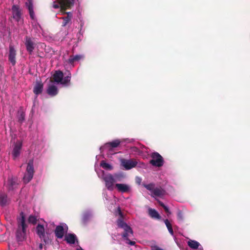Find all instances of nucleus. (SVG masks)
Instances as JSON below:
<instances>
[{"label": "nucleus", "mask_w": 250, "mask_h": 250, "mask_svg": "<svg viewBox=\"0 0 250 250\" xmlns=\"http://www.w3.org/2000/svg\"><path fill=\"white\" fill-rule=\"evenodd\" d=\"M112 238L115 240V238L113 236H112Z\"/></svg>", "instance_id": "37998d69"}, {"label": "nucleus", "mask_w": 250, "mask_h": 250, "mask_svg": "<svg viewBox=\"0 0 250 250\" xmlns=\"http://www.w3.org/2000/svg\"><path fill=\"white\" fill-rule=\"evenodd\" d=\"M75 0H56L53 4L55 9L60 8L61 11L64 12L66 9L70 7L74 4Z\"/></svg>", "instance_id": "423d86ee"}, {"label": "nucleus", "mask_w": 250, "mask_h": 250, "mask_svg": "<svg viewBox=\"0 0 250 250\" xmlns=\"http://www.w3.org/2000/svg\"><path fill=\"white\" fill-rule=\"evenodd\" d=\"M148 214L149 216L154 219H160L161 217L158 212V211L155 209L149 208L148 209Z\"/></svg>", "instance_id": "4be33fe9"}, {"label": "nucleus", "mask_w": 250, "mask_h": 250, "mask_svg": "<svg viewBox=\"0 0 250 250\" xmlns=\"http://www.w3.org/2000/svg\"><path fill=\"white\" fill-rule=\"evenodd\" d=\"M77 250H83L82 249V248L80 247V248H77Z\"/></svg>", "instance_id": "58836bf2"}, {"label": "nucleus", "mask_w": 250, "mask_h": 250, "mask_svg": "<svg viewBox=\"0 0 250 250\" xmlns=\"http://www.w3.org/2000/svg\"><path fill=\"white\" fill-rule=\"evenodd\" d=\"M25 5L28 9L30 18L32 20H35V16L33 10V5L32 0H27Z\"/></svg>", "instance_id": "aec40b11"}, {"label": "nucleus", "mask_w": 250, "mask_h": 250, "mask_svg": "<svg viewBox=\"0 0 250 250\" xmlns=\"http://www.w3.org/2000/svg\"><path fill=\"white\" fill-rule=\"evenodd\" d=\"M71 14L69 12L67 13L66 16L61 18V19H63V22L62 23V26H65L70 21L71 19Z\"/></svg>", "instance_id": "c85d7f7f"}, {"label": "nucleus", "mask_w": 250, "mask_h": 250, "mask_svg": "<svg viewBox=\"0 0 250 250\" xmlns=\"http://www.w3.org/2000/svg\"><path fill=\"white\" fill-rule=\"evenodd\" d=\"M117 190L121 193H129L131 191V187L127 184H115V188Z\"/></svg>", "instance_id": "4468645a"}, {"label": "nucleus", "mask_w": 250, "mask_h": 250, "mask_svg": "<svg viewBox=\"0 0 250 250\" xmlns=\"http://www.w3.org/2000/svg\"><path fill=\"white\" fill-rule=\"evenodd\" d=\"M143 186L147 190L150 191L152 197H162L165 194V191L161 188H155L153 183L149 184H143Z\"/></svg>", "instance_id": "6e6552de"}, {"label": "nucleus", "mask_w": 250, "mask_h": 250, "mask_svg": "<svg viewBox=\"0 0 250 250\" xmlns=\"http://www.w3.org/2000/svg\"><path fill=\"white\" fill-rule=\"evenodd\" d=\"M165 223L167 229L172 227L170 223H169V222L168 221V220L167 219H166L165 220Z\"/></svg>", "instance_id": "2f4dec72"}, {"label": "nucleus", "mask_w": 250, "mask_h": 250, "mask_svg": "<svg viewBox=\"0 0 250 250\" xmlns=\"http://www.w3.org/2000/svg\"><path fill=\"white\" fill-rule=\"evenodd\" d=\"M96 170L98 177L104 182L105 187L110 191H112L115 188V183L121 182L125 178V175L122 173L111 174L104 173L103 170Z\"/></svg>", "instance_id": "f257e3e1"}, {"label": "nucleus", "mask_w": 250, "mask_h": 250, "mask_svg": "<svg viewBox=\"0 0 250 250\" xmlns=\"http://www.w3.org/2000/svg\"><path fill=\"white\" fill-rule=\"evenodd\" d=\"M71 77V74L69 73L67 76L63 78V73L60 70L56 71L53 75V79L54 82L64 86H67L69 85Z\"/></svg>", "instance_id": "39448f33"}, {"label": "nucleus", "mask_w": 250, "mask_h": 250, "mask_svg": "<svg viewBox=\"0 0 250 250\" xmlns=\"http://www.w3.org/2000/svg\"><path fill=\"white\" fill-rule=\"evenodd\" d=\"M46 91L47 94L52 97L55 96L58 93V90L57 86L52 81H50V83L48 85Z\"/></svg>", "instance_id": "dca6fc26"}, {"label": "nucleus", "mask_w": 250, "mask_h": 250, "mask_svg": "<svg viewBox=\"0 0 250 250\" xmlns=\"http://www.w3.org/2000/svg\"><path fill=\"white\" fill-rule=\"evenodd\" d=\"M84 58V56L83 55L79 54L74 56H71L68 60L66 61V62L71 64L72 66H74V63L76 62H79Z\"/></svg>", "instance_id": "a211bd4d"}, {"label": "nucleus", "mask_w": 250, "mask_h": 250, "mask_svg": "<svg viewBox=\"0 0 250 250\" xmlns=\"http://www.w3.org/2000/svg\"><path fill=\"white\" fill-rule=\"evenodd\" d=\"M76 239V236L74 234H67L65 237V240L67 243L70 244H74Z\"/></svg>", "instance_id": "b1692460"}, {"label": "nucleus", "mask_w": 250, "mask_h": 250, "mask_svg": "<svg viewBox=\"0 0 250 250\" xmlns=\"http://www.w3.org/2000/svg\"><path fill=\"white\" fill-rule=\"evenodd\" d=\"M28 222L33 224H35L37 222V218L34 215H30L28 219Z\"/></svg>", "instance_id": "c756f323"}, {"label": "nucleus", "mask_w": 250, "mask_h": 250, "mask_svg": "<svg viewBox=\"0 0 250 250\" xmlns=\"http://www.w3.org/2000/svg\"><path fill=\"white\" fill-rule=\"evenodd\" d=\"M43 89V84L40 82H37L33 89L34 93L38 95L41 94Z\"/></svg>", "instance_id": "5701e85b"}, {"label": "nucleus", "mask_w": 250, "mask_h": 250, "mask_svg": "<svg viewBox=\"0 0 250 250\" xmlns=\"http://www.w3.org/2000/svg\"><path fill=\"white\" fill-rule=\"evenodd\" d=\"M24 120V116H23V113H21L20 117H19V120L21 121V122H22L23 120Z\"/></svg>", "instance_id": "f704fd0d"}, {"label": "nucleus", "mask_w": 250, "mask_h": 250, "mask_svg": "<svg viewBox=\"0 0 250 250\" xmlns=\"http://www.w3.org/2000/svg\"><path fill=\"white\" fill-rule=\"evenodd\" d=\"M132 142L131 139H123L122 140L116 139L112 142H110L104 144V146L100 147L101 151L104 149H107L110 150L112 148H115L117 147L120 144L125 142L126 143H130Z\"/></svg>", "instance_id": "1a4fd4ad"}, {"label": "nucleus", "mask_w": 250, "mask_h": 250, "mask_svg": "<svg viewBox=\"0 0 250 250\" xmlns=\"http://www.w3.org/2000/svg\"><path fill=\"white\" fill-rule=\"evenodd\" d=\"M168 230V231L172 235H173V230H172V227L167 229Z\"/></svg>", "instance_id": "c9c22d12"}, {"label": "nucleus", "mask_w": 250, "mask_h": 250, "mask_svg": "<svg viewBox=\"0 0 250 250\" xmlns=\"http://www.w3.org/2000/svg\"><path fill=\"white\" fill-rule=\"evenodd\" d=\"M7 201V195L4 193H0V205L2 206H5L6 205Z\"/></svg>", "instance_id": "a878e982"}, {"label": "nucleus", "mask_w": 250, "mask_h": 250, "mask_svg": "<svg viewBox=\"0 0 250 250\" xmlns=\"http://www.w3.org/2000/svg\"><path fill=\"white\" fill-rule=\"evenodd\" d=\"M18 184V179L16 177H10L7 182V187L9 190L16 188Z\"/></svg>", "instance_id": "f3484780"}, {"label": "nucleus", "mask_w": 250, "mask_h": 250, "mask_svg": "<svg viewBox=\"0 0 250 250\" xmlns=\"http://www.w3.org/2000/svg\"><path fill=\"white\" fill-rule=\"evenodd\" d=\"M136 182L138 184H141V182L142 181V179L141 178L139 177H136Z\"/></svg>", "instance_id": "72a5a7b5"}, {"label": "nucleus", "mask_w": 250, "mask_h": 250, "mask_svg": "<svg viewBox=\"0 0 250 250\" xmlns=\"http://www.w3.org/2000/svg\"><path fill=\"white\" fill-rule=\"evenodd\" d=\"M118 226L124 229V233L122 235L123 239L126 241V243L133 246L135 243L134 241H130L129 238L133 236V231L131 228L128 226L121 219H119L117 221Z\"/></svg>", "instance_id": "7ed1b4c3"}, {"label": "nucleus", "mask_w": 250, "mask_h": 250, "mask_svg": "<svg viewBox=\"0 0 250 250\" xmlns=\"http://www.w3.org/2000/svg\"><path fill=\"white\" fill-rule=\"evenodd\" d=\"M158 202H159V204H160V205L162 207H163V208H164V209H165V211L167 212V215H168V214H170V211H169V208H168L167 206H165V205H164V203H163L162 202H161V201H158Z\"/></svg>", "instance_id": "7c9ffc66"}, {"label": "nucleus", "mask_w": 250, "mask_h": 250, "mask_svg": "<svg viewBox=\"0 0 250 250\" xmlns=\"http://www.w3.org/2000/svg\"><path fill=\"white\" fill-rule=\"evenodd\" d=\"M83 24H81V27H83Z\"/></svg>", "instance_id": "79ce46f5"}, {"label": "nucleus", "mask_w": 250, "mask_h": 250, "mask_svg": "<svg viewBox=\"0 0 250 250\" xmlns=\"http://www.w3.org/2000/svg\"><path fill=\"white\" fill-rule=\"evenodd\" d=\"M16 50L12 44H10L9 47L8 60L11 63L14 65L16 64Z\"/></svg>", "instance_id": "2eb2a0df"}, {"label": "nucleus", "mask_w": 250, "mask_h": 250, "mask_svg": "<svg viewBox=\"0 0 250 250\" xmlns=\"http://www.w3.org/2000/svg\"><path fill=\"white\" fill-rule=\"evenodd\" d=\"M92 215L93 214L91 211H86L83 214V221L84 222L87 221L90 218H91L92 217Z\"/></svg>", "instance_id": "bb28decb"}, {"label": "nucleus", "mask_w": 250, "mask_h": 250, "mask_svg": "<svg viewBox=\"0 0 250 250\" xmlns=\"http://www.w3.org/2000/svg\"><path fill=\"white\" fill-rule=\"evenodd\" d=\"M68 230L67 226L64 223L61 224L60 225L57 226L55 233L56 237L58 238H62L65 232Z\"/></svg>", "instance_id": "f8f14e48"}, {"label": "nucleus", "mask_w": 250, "mask_h": 250, "mask_svg": "<svg viewBox=\"0 0 250 250\" xmlns=\"http://www.w3.org/2000/svg\"><path fill=\"white\" fill-rule=\"evenodd\" d=\"M151 250H164L163 249L157 246H153L151 247Z\"/></svg>", "instance_id": "473e14b6"}, {"label": "nucleus", "mask_w": 250, "mask_h": 250, "mask_svg": "<svg viewBox=\"0 0 250 250\" xmlns=\"http://www.w3.org/2000/svg\"><path fill=\"white\" fill-rule=\"evenodd\" d=\"M178 217H179V218H181V213H179V214H178Z\"/></svg>", "instance_id": "ea45409f"}, {"label": "nucleus", "mask_w": 250, "mask_h": 250, "mask_svg": "<svg viewBox=\"0 0 250 250\" xmlns=\"http://www.w3.org/2000/svg\"><path fill=\"white\" fill-rule=\"evenodd\" d=\"M17 222L18 228L16 233V237L18 241H22L26 239L28 232L23 212H21L20 213V216L17 218Z\"/></svg>", "instance_id": "f03ea898"}, {"label": "nucleus", "mask_w": 250, "mask_h": 250, "mask_svg": "<svg viewBox=\"0 0 250 250\" xmlns=\"http://www.w3.org/2000/svg\"><path fill=\"white\" fill-rule=\"evenodd\" d=\"M13 18L17 21H19L21 20V11L19 7L16 5H14L12 8Z\"/></svg>", "instance_id": "6ab92c4d"}, {"label": "nucleus", "mask_w": 250, "mask_h": 250, "mask_svg": "<svg viewBox=\"0 0 250 250\" xmlns=\"http://www.w3.org/2000/svg\"><path fill=\"white\" fill-rule=\"evenodd\" d=\"M22 143L21 141H17L13 146V150L11 154L13 158L15 160L20 155L21 150L22 148Z\"/></svg>", "instance_id": "9b49d317"}, {"label": "nucleus", "mask_w": 250, "mask_h": 250, "mask_svg": "<svg viewBox=\"0 0 250 250\" xmlns=\"http://www.w3.org/2000/svg\"><path fill=\"white\" fill-rule=\"evenodd\" d=\"M188 244L190 248L193 249H197L200 246V243L195 240H189L188 242Z\"/></svg>", "instance_id": "393cba45"}, {"label": "nucleus", "mask_w": 250, "mask_h": 250, "mask_svg": "<svg viewBox=\"0 0 250 250\" xmlns=\"http://www.w3.org/2000/svg\"><path fill=\"white\" fill-rule=\"evenodd\" d=\"M100 166L104 169L107 170H111L113 169V167L110 164L106 163L104 161H102L100 163Z\"/></svg>", "instance_id": "cd10ccee"}, {"label": "nucleus", "mask_w": 250, "mask_h": 250, "mask_svg": "<svg viewBox=\"0 0 250 250\" xmlns=\"http://www.w3.org/2000/svg\"><path fill=\"white\" fill-rule=\"evenodd\" d=\"M25 45L28 53L32 54L36 46L34 39L26 36L25 38Z\"/></svg>", "instance_id": "ddd939ff"}, {"label": "nucleus", "mask_w": 250, "mask_h": 250, "mask_svg": "<svg viewBox=\"0 0 250 250\" xmlns=\"http://www.w3.org/2000/svg\"><path fill=\"white\" fill-rule=\"evenodd\" d=\"M118 213L119 214V215L122 217V212L120 210V208L119 207H118Z\"/></svg>", "instance_id": "e433bc0d"}, {"label": "nucleus", "mask_w": 250, "mask_h": 250, "mask_svg": "<svg viewBox=\"0 0 250 250\" xmlns=\"http://www.w3.org/2000/svg\"><path fill=\"white\" fill-rule=\"evenodd\" d=\"M197 249V250H203V248H202L201 246H199V247H198V249Z\"/></svg>", "instance_id": "4c0bfd02"}, {"label": "nucleus", "mask_w": 250, "mask_h": 250, "mask_svg": "<svg viewBox=\"0 0 250 250\" xmlns=\"http://www.w3.org/2000/svg\"><path fill=\"white\" fill-rule=\"evenodd\" d=\"M36 231L41 238H44L45 236V230L43 225L38 224L36 228Z\"/></svg>", "instance_id": "412c9836"}, {"label": "nucleus", "mask_w": 250, "mask_h": 250, "mask_svg": "<svg viewBox=\"0 0 250 250\" xmlns=\"http://www.w3.org/2000/svg\"><path fill=\"white\" fill-rule=\"evenodd\" d=\"M121 165L125 170H129L136 167L144 168L146 165L144 163H141L136 159H125L121 158L120 159Z\"/></svg>", "instance_id": "20e7f679"}, {"label": "nucleus", "mask_w": 250, "mask_h": 250, "mask_svg": "<svg viewBox=\"0 0 250 250\" xmlns=\"http://www.w3.org/2000/svg\"><path fill=\"white\" fill-rule=\"evenodd\" d=\"M104 198L106 199V201H108V199L104 196Z\"/></svg>", "instance_id": "a19ab883"}, {"label": "nucleus", "mask_w": 250, "mask_h": 250, "mask_svg": "<svg viewBox=\"0 0 250 250\" xmlns=\"http://www.w3.org/2000/svg\"><path fill=\"white\" fill-rule=\"evenodd\" d=\"M151 160L150 161V164L157 167H162L164 164V160L163 157L157 152H154L151 155Z\"/></svg>", "instance_id": "9d476101"}, {"label": "nucleus", "mask_w": 250, "mask_h": 250, "mask_svg": "<svg viewBox=\"0 0 250 250\" xmlns=\"http://www.w3.org/2000/svg\"><path fill=\"white\" fill-rule=\"evenodd\" d=\"M34 173V161L31 159L27 163L26 171L23 178L24 182L25 183L29 182L33 178Z\"/></svg>", "instance_id": "0eeeda50"}]
</instances>
